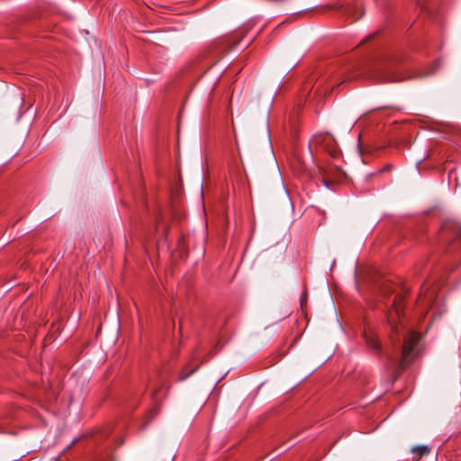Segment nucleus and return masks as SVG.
Instances as JSON below:
<instances>
[{
	"label": "nucleus",
	"mask_w": 461,
	"mask_h": 461,
	"mask_svg": "<svg viewBox=\"0 0 461 461\" xmlns=\"http://www.w3.org/2000/svg\"><path fill=\"white\" fill-rule=\"evenodd\" d=\"M419 340L420 334L417 332L409 331L404 334V341L401 348V358L398 359L393 352H386V367L388 369L395 368L396 370L404 369L416 356V347Z\"/></svg>",
	"instance_id": "f257e3e1"
},
{
	"label": "nucleus",
	"mask_w": 461,
	"mask_h": 461,
	"mask_svg": "<svg viewBox=\"0 0 461 461\" xmlns=\"http://www.w3.org/2000/svg\"><path fill=\"white\" fill-rule=\"evenodd\" d=\"M391 168V166L390 165H387L383 170L382 172L385 171V170H388Z\"/></svg>",
	"instance_id": "9d476101"
},
{
	"label": "nucleus",
	"mask_w": 461,
	"mask_h": 461,
	"mask_svg": "<svg viewBox=\"0 0 461 461\" xmlns=\"http://www.w3.org/2000/svg\"><path fill=\"white\" fill-rule=\"evenodd\" d=\"M321 170V182L322 184L330 188V184H331V180L330 179V174H331V171H333V167H329V168H326V169H320Z\"/></svg>",
	"instance_id": "0eeeda50"
},
{
	"label": "nucleus",
	"mask_w": 461,
	"mask_h": 461,
	"mask_svg": "<svg viewBox=\"0 0 461 461\" xmlns=\"http://www.w3.org/2000/svg\"><path fill=\"white\" fill-rule=\"evenodd\" d=\"M304 301H306V293H304V294L301 298V304H303Z\"/></svg>",
	"instance_id": "1a4fd4ad"
},
{
	"label": "nucleus",
	"mask_w": 461,
	"mask_h": 461,
	"mask_svg": "<svg viewBox=\"0 0 461 461\" xmlns=\"http://www.w3.org/2000/svg\"><path fill=\"white\" fill-rule=\"evenodd\" d=\"M414 454L413 460L419 461L423 456L428 455L429 448L426 446L416 447L412 449Z\"/></svg>",
	"instance_id": "423d86ee"
},
{
	"label": "nucleus",
	"mask_w": 461,
	"mask_h": 461,
	"mask_svg": "<svg viewBox=\"0 0 461 461\" xmlns=\"http://www.w3.org/2000/svg\"><path fill=\"white\" fill-rule=\"evenodd\" d=\"M404 327L400 322L399 324H395L392 327V333L390 335L391 340L393 344H396L400 341V333L403 332Z\"/></svg>",
	"instance_id": "39448f33"
},
{
	"label": "nucleus",
	"mask_w": 461,
	"mask_h": 461,
	"mask_svg": "<svg viewBox=\"0 0 461 461\" xmlns=\"http://www.w3.org/2000/svg\"><path fill=\"white\" fill-rule=\"evenodd\" d=\"M442 236L445 239H453V241L457 242L461 246V226L457 223L447 221L443 223L441 228Z\"/></svg>",
	"instance_id": "f03ea898"
},
{
	"label": "nucleus",
	"mask_w": 461,
	"mask_h": 461,
	"mask_svg": "<svg viewBox=\"0 0 461 461\" xmlns=\"http://www.w3.org/2000/svg\"><path fill=\"white\" fill-rule=\"evenodd\" d=\"M364 11L359 3H356L353 6L347 8L346 14L352 17L353 21H357L362 17Z\"/></svg>",
	"instance_id": "20e7f679"
},
{
	"label": "nucleus",
	"mask_w": 461,
	"mask_h": 461,
	"mask_svg": "<svg viewBox=\"0 0 461 461\" xmlns=\"http://www.w3.org/2000/svg\"><path fill=\"white\" fill-rule=\"evenodd\" d=\"M393 312H394L396 315H398V314H399V309H398V307H396V306H395L394 310H392V311L390 312V313H389V315H390V316H389V318H390V319H393Z\"/></svg>",
	"instance_id": "6e6552de"
},
{
	"label": "nucleus",
	"mask_w": 461,
	"mask_h": 461,
	"mask_svg": "<svg viewBox=\"0 0 461 461\" xmlns=\"http://www.w3.org/2000/svg\"><path fill=\"white\" fill-rule=\"evenodd\" d=\"M365 340L370 351L375 356H382L384 349L374 333L365 332Z\"/></svg>",
	"instance_id": "7ed1b4c3"
}]
</instances>
